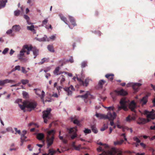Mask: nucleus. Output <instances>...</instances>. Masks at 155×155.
<instances>
[{"label": "nucleus", "mask_w": 155, "mask_h": 155, "mask_svg": "<svg viewBox=\"0 0 155 155\" xmlns=\"http://www.w3.org/2000/svg\"><path fill=\"white\" fill-rule=\"evenodd\" d=\"M45 137V135L43 133H38L37 135V138L39 140H42Z\"/></svg>", "instance_id": "c756f323"}, {"label": "nucleus", "mask_w": 155, "mask_h": 155, "mask_svg": "<svg viewBox=\"0 0 155 155\" xmlns=\"http://www.w3.org/2000/svg\"><path fill=\"white\" fill-rule=\"evenodd\" d=\"M21 81V83L24 85L26 84L29 82V81L27 79H22Z\"/></svg>", "instance_id": "37998d69"}, {"label": "nucleus", "mask_w": 155, "mask_h": 155, "mask_svg": "<svg viewBox=\"0 0 155 155\" xmlns=\"http://www.w3.org/2000/svg\"><path fill=\"white\" fill-rule=\"evenodd\" d=\"M129 103V101L125 97L121 98L120 102V106H119L117 111H119L123 109L124 110L126 111L128 110L127 105Z\"/></svg>", "instance_id": "39448f33"}, {"label": "nucleus", "mask_w": 155, "mask_h": 155, "mask_svg": "<svg viewBox=\"0 0 155 155\" xmlns=\"http://www.w3.org/2000/svg\"><path fill=\"white\" fill-rule=\"evenodd\" d=\"M27 29L28 30H30L33 32L34 33H36L35 30L34 29V27L33 25H31V26H27Z\"/></svg>", "instance_id": "72a5a7b5"}, {"label": "nucleus", "mask_w": 155, "mask_h": 155, "mask_svg": "<svg viewBox=\"0 0 155 155\" xmlns=\"http://www.w3.org/2000/svg\"><path fill=\"white\" fill-rule=\"evenodd\" d=\"M21 71L22 73H26L27 72V71H26L25 69V68L24 67H21Z\"/></svg>", "instance_id": "6e6d98bb"}, {"label": "nucleus", "mask_w": 155, "mask_h": 155, "mask_svg": "<svg viewBox=\"0 0 155 155\" xmlns=\"http://www.w3.org/2000/svg\"><path fill=\"white\" fill-rule=\"evenodd\" d=\"M20 13V11L19 10H17L14 12V14L15 16H18Z\"/></svg>", "instance_id": "09e8293b"}, {"label": "nucleus", "mask_w": 155, "mask_h": 155, "mask_svg": "<svg viewBox=\"0 0 155 155\" xmlns=\"http://www.w3.org/2000/svg\"><path fill=\"white\" fill-rule=\"evenodd\" d=\"M15 83V81L9 80L8 79H6L4 80H0V86H4L5 84L8 83Z\"/></svg>", "instance_id": "dca6fc26"}, {"label": "nucleus", "mask_w": 155, "mask_h": 155, "mask_svg": "<svg viewBox=\"0 0 155 155\" xmlns=\"http://www.w3.org/2000/svg\"><path fill=\"white\" fill-rule=\"evenodd\" d=\"M51 109L48 108L46 110L43 112V117L44 120V122L45 123L47 122V119H50L51 118Z\"/></svg>", "instance_id": "0eeeda50"}, {"label": "nucleus", "mask_w": 155, "mask_h": 155, "mask_svg": "<svg viewBox=\"0 0 155 155\" xmlns=\"http://www.w3.org/2000/svg\"><path fill=\"white\" fill-rule=\"evenodd\" d=\"M12 29H9L8 30L7 32L6 33L7 34H10L11 33H12Z\"/></svg>", "instance_id": "052dcab7"}, {"label": "nucleus", "mask_w": 155, "mask_h": 155, "mask_svg": "<svg viewBox=\"0 0 155 155\" xmlns=\"http://www.w3.org/2000/svg\"><path fill=\"white\" fill-rule=\"evenodd\" d=\"M57 151H58L60 153H61V152L59 150V149H58L57 150H55L53 148L49 149L48 153H45L44 155H54Z\"/></svg>", "instance_id": "4468645a"}, {"label": "nucleus", "mask_w": 155, "mask_h": 155, "mask_svg": "<svg viewBox=\"0 0 155 155\" xmlns=\"http://www.w3.org/2000/svg\"><path fill=\"white\" fill-rule=\"evenodd\" d=\"M21 29V27L19 25H15L12 27L13 30L15 32L19 31Z\"/></svg>", "instance_id": "cd10ccee"}, {"label": "nucleus", "mask_w": 155, "mask_h": 155, "mask_svg": "<svg viewBox=\"0 0 155 155\" xmlns=\"http://www.w3.org/2000/svg\"><path fill=\"white\" fill-rule=\"evenodd\" d=\"M47 48L48 50L51 52H54V50L53 46L52 45H49L48 46Z\"/></svg>", "instance_id": "4c0bfd02"}, {"label": "nucleus", "mask_w": 155, "mask_h": 155, "mask_svg": "<svg viewBox=\"0 0 155 155\" xmlns=\"http://www.w3.org/2000/svg\"><path fill=\"white\" fill-rule=\"evenodd\" d=\"M21 70V67L19 65L16 66L14 68H13L12 70V71H14L16 70L20 71Z\"/></svg>", "instance_id": "a19ab883"}, {"label": "nucleus", "mask_w": 155, "mask_h": 155, "mask_svg": "<svg viewBox=\"0 0 155 155\" xmlns=\"http://www.w3.org/2000/svg\"><path fill=\"white\" fill-rule=\"evenodd\" d=\"M81 147V145H79L78 146H76L74 148H75V149L76 150H80Z\"/></svg>", "instance_id": "864d4df0"}, {"label": "nucleus", "mask_w": 155, "mask_h": 155, "mask_svg": "<svg viewBox=\"0 0 155 155\" xmlns=\"http://www.w3.org/2000/svg\"><path fill=\"white\" fill-rule=\"evenodd\" d=\"M133 84V83H129L127 84V87H130L131 86L132 87V85Z\"/></svg>", "instance_id": "338daca9"}, {"label": "nucleus", "mask_w": 155, "mask_h": 155, "mask_svg": "<svg viewBox=\"0 0 155 155\" xmlns=\"http://www.w3.org/2000/svg\"><path fill=\"white\" fill-rule=\"evenodd\" d=\"M23 96L24 97L27 98L28 97V93L25 91H23L22 92Z\"/></svg>", "instance_id": "a18cd8bd"}, {"label": "nucleus", "mask_w": 155, "mask_h": 155, "mask_svg": "<svg viewBox=\"0 0 155 155\" xmlns=\"http://www.w3.org/2000/svg\"><path fill=\"white\" fill-rule=\"evenodd\" d=\"M84 132L85 134H87L91 133V131L90 129L85 128Z\"/></svg>", "instance_id": "de8ad7c7"}, {"label": "nucleus", "mask_w": 155, "mask_h": 155, "mask_svg": "<svg viewBox=\"0 0 155 155\" xmlns=\"http://www.w3.org/2000/svg\"><path fill=\"white\" fill-rule=\"evenodd\" d=\"M133 116L131 117L130 115H129L126 118V120L128 122H130L132 120H134L136 118V115L135 114H133Z\"/></svg>", "instance_id": "5701e85b"}, {"label": "nucleus", "mask_w": 155, "mask_h": 155, "mask_svg": "<svg viewBox=\"0 0 155 155\" xmlns=\"http://www.w3.org/2000/svg\"><path fill=\"white\" fill-rule=\"evenodd\" d=\"M91 128L92 131L95 134L97 133V130L96 127L94 125L91 126Z\"/></svg>", "instance_id": "58836bf2"}, {"label": "nucleus", "mask_w": 155, "mask_h": 155, "mask_svg": "<svg viewBox=\"0 0 155 155\" xmlns=\"http://www.w3.org/2000/svg\"><path fill=\"white\" fill-rule=\"evenodd\" d=\"M140 145L143 148H145L146 147V145L143 143H140Z\"/></svg>", "instance_id": "69168bd1"}, {"label": "nucleus", "mask_w": 155, "mask_h": 155, "mask_svg": "<svg viewBox=\"0 0 155 155\" xmlns=\"http://www.w3.org/2000/svg\"><path fill=\"white\" fill-rule=\"evenodd\" d=\"M55 131L54 130H51L48 132L46 137V142L47 144V148H49L53 143L54 138V135Z\"/></svg>", "instance_id": "7ed1b4c3"}, {"label": "nucleus", "mask_w": 155, "mask_h": 155, "mask_svg": "<svg viewBox=\"0 0 155 155\" xmlns=\"http://www.w3.org/2000/svg\"><path fill=\"white\" fill-rule=\"evenodd\" d=\"M23 134L21 135V143L20 144L21 146H22L23 145V143L24 141H27V140H25V139L27 138L26 136H25V135L26 133V130H24L22 131Z\"/></svg>", "instance_id": "aec40b11"}, {"label": "nucleus", "mask_w": 155, "mask_h": 155, "mask_svg": "<svg viewBox=\"0 0 155 155\" xmlns=\"http://www.w3.org/2000/svg\"><path fill=\"white\" fill-rule=\"evenodd\" d=\"M56 35H53L50 37L49 38H48L47 36L46 35H45L44 37L41 38V41H49L50 40H54L56 38Z\"/></svg>", "instance_id": "6ab92c4d"}, {"label": "nucleus", "mask_w": 155, "mask_h": 155, "mask_svg": "<svg viewBox=\"0 0 155 155\" xmlns=\"http://www.w3.org/2000/svg\"><path fill=\"white\" fill-rule=\"evenodd\" d=\"M0 4V9L4 7L7 2V0H1Z\"/></svg>", "instance_id": "2f4dec72"}, {"label": "nucleus", "mask_w": 155, "mask_h": 155, "mask_svg": "<svg viewBox=\"0 0 155 155\" xmlns=\"http://www.w3.org/2000/svg\"><path fill=\"white\" fill-rule=\"evenodd\" d=\"M65 91L67 92L68 95H71L72 94V92L74 90L73 87L71 85L69 87H67L64 88Z\"/></svg>", "instance_id": "f8f14e48"}, {"label": "nucleus", "mask_w": 155, "mask_h": 155, "mask_svg": "<svg viewBox=\"0 0 155 155\" xmlns=\"http://www.w3.org/2000/svg\"><path fill=\"white\" fill-rule=\"evenodd\" d=\"M69 19L70 22L72 23V24L74 26H76L77 24L75 22V21L74 18L72 17L69 16Z\"/></svg>", "instance_id": "7c9ffc66"}, {"label": "nucleus", "mask_w": 155, "mask_h": 155, "mask_svg": "<svg viewBox=\"0 0 155 155\" xmlns=\"http://www.w3.org/2000/svg\"><path fill=\"white\" fill-rule=\"evenodd\" d=\"M59 16L60 17L61 19L64 22V23L67 25H68V24L67 22V18L65 17L64 16H63L62 14H59Z\"/></svg>", "instance_id": "f704fd0d"}, {"label": "nucleus", "mask_w": 155, "mask_h": 155, "mask_svg": "<svg viewBox=\"0 0 155 155\" xmlns=\"http://www.w3.org/2000/svg\"><path fill=\"white\" fill-rule=\"evenodd\" d=\"M8 50H9L8 48H6L4 49V51H3L2 53L3 54H5L7 53V52H8Z\"/></svg>", "instance_id": "3c124183"}, {"label": "nucleus", "mask_w": 155, "mask_h": 155, "mask_svg": "<svg viewBox=\"0 0 155 155\" xmlns=\"http://www.w3.org/2000/svg\"><path fill=\"white\" fill-rule=\"evenodd\" d=\"M77 131V129L76 127L71 128L69 130V133H73L74 134L71 136V138L72 139H74L77 137V134H76Z\"/></svg>", "instance_id": "9d476101"}, {"label": "nucleus", "mask_w": 155, "mask_h": 155, "mask_svg": "<svg viewBox=\"0 0 155 155\" xmlns=\"http://www.w3.org/2000/svg\"><path fill=\"white\" fill-rule=\"evenodd\" d=\"M114 75L112 74H108L105 75V77L107 78L109 80L112 81L114 79Z\"/></svg>", "instance_id": "393cba45"}, {"label": "nucleus", "mask_w": 155, "mask_h": 155, "mask_svg": "<svg viewBox=\"0 0 155 155\" xmlns=\"http://www.w3.org/2000/svg\"><path fill=\"white\" fill-rule=\"evenodd\" d=\"M28 148L30 151H31L32 150L33 148L31 147V145L30 144L28 145Z\"/></svg>", "instance_id": "13d9d810"}, {"label": "nucleus", "mask_w": 155, "mask_h": 155, "mask_svg": "<svg viewBox=\"0 0 155 155\" xmlns=\"http://www.w3.org/2000/svg\"><path fill=\"white\" fill-rule=\"evenodd\" d=\"M48 22V18H46L44 20L42 21V26H45V28L47 29H48L49 28H50L51 29H52V27L51 25L50 24H48L49 26H48L47 24Z\"/></svg>", "instance_id": "2eb2a0df"}, {"label": "nucleus", "mask_w": 155, "mask_h": 155, "mask_svg": "<svg viewBox=\"0 0 155 155\" xmlns=\"http://www.w3.org/2000/svg\"><path fill=\"white\" fill-rule=\"evenodd\" d=\"M122 152L119 149L114 147L112 148L111 149L108 150L106 153L107 155H122Z\"/></svg>", "instance_id": "423d86ee"}, {"label": "nucleus", "mask_w": 155, "mask_h": 155, "mask_svg": "<svg viewBox=\"0 0 155 155\" xmlns=\"http://www.w3.org/2000/svg\"><path fill=\"white\" fill-rule=\"evenodd\" d=\"M105 108H107L108 110H113L114 108L113 107H105Z\"/></svg>", "instance_id": "0e129e2a"}, {"label": "nucleus", "mask_w": 155, "mask_h": 155, "mask_svg": "<svg viewBox=\"0 0 155 155\" xmlns=\"http://www.w3.org/2000/svg\"><path fill=\"white\" fill-rule=\"evenodd\" d=\"M87 62L86 61H84L82 62L81 64V67L82 68H84L87 65Z\"/></svg>", "instance_id": "c03bdc74"}, {"label": "nucleus", "mask_w": 155, "mask_h": 155, "mask_svg": "<svg viewBox=\"0 0 155 155\" xmlns=\"http://www.w3.org/2000/svg\"><path fill=\"white\" fill-rule=\"evenodd\" d=\"M26 50H24V49L22 48L20 51V54L18 55V59L21 61H26L25 58H23L24 55V53L26 52Z\"/></svg>", "instance_id": "ddd939ff"}, {"label": "nucleus", "mask_w": 155, "mask_h": 155, "mask_svg": "<svg viewBox=\"0 0 155 155\" xmlns=\"http://www.w3.org/2000/svg\"><path fill=\"white\" fill-rule=\"evenodd\" d=\"M71 121L74 124L78 126H80L81 125L80 121L78 120V117L77 116L72 117H71Z\"/></svg>", "instance_id": "f3484780"}, {"label": "nucleus", "mask_w": 155, "mask_h": 155, "mask_svg": "<svg viewBox=\"0 0 155 155\" xmlns=\"http://www.w3.org/2000/svg\"><path fill=\"white\" fill-rule=\"evenodd\" d=\"M90 95V94L89 92H87L85 94L82 95H78L75 97L76 98L81 97V98H84L85 99H86L88 97V96Z\"/></svg>", "instance_id": "a878e982"}, {"label": "nucleus", "mask_w": 155, "mask_h": 155, "mask_svg": "<svg viewBox=\"0 0 155 155\" xmlns=\"http://www.w3.org/2000/svg\"><path fill=\"white\" fill-rule=\"evenodd\" d=\"M134 140L136 141L137 143H139L140 142V140L136 137H134L133 138Z\"/></svg>", "instance_id": "603ef678"}, {"label": "nucleus", "mask_w": 155, "mask_h": 155, "mask_svg": "<svg viewBox=\"0 0 155 155\" xmlns=\"http://www.w3.org/2000/svg\"><path fill=\"white\" fill-rule=\"evenodd\" d=\"M14 52L15 51H13L12 49H11L10 51L9 54L11 55H12V54H13Z\"/></svg>", "instance_id": "774afa93"}, {"label": "nucleus", "mask_w": 155, "mask_h": 155, "mask_svg": "<svg viewBox=\"0 0 155 155\" xmlns=\"http://www.w3.org/2000/svg\"><path fill=\"white\" fill-rule=\"evenodd\" d=\"M35 91V94L38 95V97H40L42 101H44V97L45 96V93L43 91H41L39 89H34V90Z\"/></svg>", "instance_id": "1a4fd4ad"}, {"label": "nucleus", "mask_w": 155, "mask_h": 155, "mask_svg": "<svg viewBox=\"0 0 155 155\" xmlns=\"http://www.w3.org/2000/svg\"><path fill=\"white\" fill-rule=\"evenodd\" d=\"M16 132V133H15V134H17V133L20 134H21V131L20 130H18L16 128H14Z\"/></svg>", "instance_id": "5fc2aeb1"}, {"label": "nucleus", "mask_w": 155, "mask_h": 155, "mask_svg": "<svg viewBox=\"0 0 155 155\" xmlns=\"http://www.w3.org/2000/svg\"><path fill=\"white\" fill-rule=\"evenodd\" d=\"M7 131L8 132H12V133H14V131L12 129L11 127H9L6 129Z\"/></svg>", "instance_id": "8fccbe9b"}, {"label": "nucleus", "mask_w": 155, "mask_h": 155, "mask_svg": "<svg viewBox=\"0 0 155 155\" xmlns=\"http://www.w3.org/2000/svg\"><path fill=\"white\" fill-rule=\"evenodd\" d=\"M124 142L123 140H117L114 142V144L115 145H121Z\"/></svg>", "instance_id": "c9c22d12"}, {"label": "nucleus", "mask_w": 155, "mask_h": 155, "mask_svg": "<svg viewBox=\"0 0 155 155\" xmlns=\"http://www.w3.org/2000/svg\"><path fill=\"white\" fill-rule=\"evenodd\" d=\"M59 78L60 79L61 84L62 85L65 81V77L63 75H61L60 77Z\"/></svg>", "instance_id": "e433bc0d"}, {"label": "nucleus", "mask_w": 155, "mask_h": 155, "mask_svg": "<svg viewBox=\"0 0 155 155\" xmlns=\"http://www.w3.org/2000/svg\"><path fill=\"white\" fill-rule=\"evenodd\" d=\"M136 106L137 105L134 101H133L129 104V108L132 111L135 113L136 111L135 109L136 107Z\"/></svg>", "instance_id": "a211bd4d"}, {"label": "nucleus", "mask_w": 155, "mask_h": 155, "mask_svg": "<svg viewBox=\"0 0 155 155\" xmlns=\"http://www.w3.org/2000/svg\"><path fill=\"white\" fill-rule=\"evenodd\" d=\"M106 81L104 80H100L99 81L98 85L99 88H102L103 87V85L105 84Z\"/></svg>", "instance_id": "473e14b6"}, {"label": "nucleus", "mask_w": 155, "mask_h": 155, "mask_svg": "<svg viewBox=\"0 0 155 155\" xmlns=\"http://www.w3.org/2000/svg\"><path fill=\"white\" fill-rule=\"evenodd\" d=\"M77 79L78 81L79 84L82 86L87 87L89 84V83L90 79L88 78H86L84 81L82 80L81 78H77Z\"/></svg>", "instance_id": "6e6552de"}, {"label": "nucleus", "mask_w": 155, "mask_h": 155, "mask_svg": "<svg viewBox=\"0 0 155 155\" xmlns=\"http://www.w3.org/2000/svg\"><path fill=\"white\" fill-rule=\"evenodd\" d=\"M97 144L100 145L104 146L105 148H107L108 147V146L106 144H103L101 142H99Z\"/></svg>", "instance_id": "49530a36"}, {"label": "nucleus", "mask_w": 155, "mask_h": 155, "mask_svg": "<svg viewBox=\"0 0 155 155\" xmlns=\"http://www.w3.org/2000/svg\"><path fill=\"white\" fill-rule=\"evenodd\" d=\"M32 51H33V54L35 56L34 58H35L38 54L39 51L35 47H33Z\"/></svg>", "instance_id": "bb28decb"}, {"label": "nucleus", "mask_w": 155, "mask_h": 155, "mask_svg": "<svg viewBox=\"0 0 155 155\" xmlns=\"http://www.w3.org/2000/svg\"><path fill=\"white\" fill-rule=\"evenodd\" d=\"M48 61V59L45 58H44L41 60V61L40 62L39 64H42L45 62H47Z\"/></svg>", "instance_id": "79ce46f5"}, {"label": "nucleus", "mask_w": 155, "mask_h": 155, "mask_svg": "<svg viewBox=\"0 0 155 155\" xmlns=\"http://www.w3.org/2000/svg\"><path fill=\"white\" fill-rule=\"evenodd\" d=\"M97 150L98 152L102 151H103V150L102 149V147H99L97 149Z\"/></svg>", "instance_id": "4d7b16f0"}, {"label": "nucleus", "mask_w": 155, "mask_h": 155, "mask_svg": "<svg viewBox=\"0 0 155 155\" xmlns=\"http://www.w3.org/2000/svg\"><path fill=\"white\" fill-rule=\"evenodd\" d=\"M19 107L23 110H24L25 107L30 109V111L34 109L36 106V104L35 102H30L29 101H24L23 103V104H18Z\"/></svg>", "instance_id": "20e7f679"}, {"label": "nucleus", "mask_w": 155, "mask_h": 155, "mask_svg": "<svg viewBox=\"0 0 155 155\" xmlns=\"http://www.w3.org/2000/svg\"><path fill=\"white\" fill-rule=\"evenodd\" d=\"M107 124H104L103 126L101 129V131H104L105 130L107 129Z\"/></svg>", "instance_id": "ea45409f"}, {"label": "nucleus", "mask_w": 155, "mask_h": 155, "mask_svg": "<svg viewBox=\"0 0 155 155\" xmlns=\"http://www.w3.org/2000/svg\"><path fill=\"white\" fill-rule=\"evenodd\" d=\"M148 96L146 95L141 99L140 102L142 105H143L146 104L148 101Z\"/></svg>", "instance_id": "b1692460"}, {"label": "nucleus", "mask_w": 155, "mask_h": 155, "mask_svg": "<svg viewBox=\"0 0 155 155\" xmlns=\"http://www.w3.org/2000/svg\"><path fill=\"white\" fill-rule=\"evenodd\" d=\"M141 85L142 84H141L139 83H133L132 85L133 89L135 92H137L138 91Z\"/></svg>", "instance_id": "4be33fe9"}, {"label": "nucleus", "mask_w": 155, "mask_h": 155, "mask_svg": "<svg viewBox=\"0 0 155 155\" xmlns=\"http://www.w3.org/2000/svg\"><path fill=\"white\" fill-rule=\"evenodd\" d=\"M115 91L118 95L125 96L127 94V92L123 89L119 91L116 90Z\"/></svg>", "instance_id": "412c9836"}, {"label": "nucleus", "mask_w": 155, "mask_h": 155, "mask_svg": "<svg viewBox=\"0 0 155 155\" xmlns=\"http://www.w3.org/2000/svg\"><path fill=\"white\" fill-rule=\"evenodd\" d=\"M60 69V67H56L53 72L54 74L56 75H58L61 74V72L59 71Z\"/></svg>", "instance_id": "c85d7f7f"}, {"label": "nucleus", "mask_w": 155, "mask_h": 155, "mask_svg": "<svg viewBox=\"0 0 155 155\" xmlns=\"http://www.w3.org/2000/svg\"><path fill=\"white\" fill-rule=\"evenodd\" d=\"M155 111L154 110H152L151 111L149 112L146 110L144 111V114L147 115V119L142 118H139L137 121L138 124H144L150 121L149 119H155Z\"/></svg>", "instance_id": "f03ea898"}, {"label": "nucleus", "mask_w": 155, "mask_h": 155, "mask_svg": "<svg viewBox=\"0 0 155 155\" xmlns=\"http://www.w3.org/2000/svg\"><path fill=\"white\" fill-rule=\"evenodd\" d=\"M21 84V83H18L17 84H15L12 85L11 86V87H15L17 86H18L19 85Z\"/></svg>", "instance_id": "680f3d73"}, {"label": "nucleus", "mask_w": 155, "mask_h": 155, "mask_svg": "<svg viewBox=\"0 0 155 155\" xmlns=\"http://www.w3.org/2000/svg\"><path fill=\"white\" fill-rule=\"evenodd\" d=\"M33 48V47L31 45H25L23 46L22 49H24V50H27V54L28 55L30 54V51H32Z\"/></svg>", "instance_id": "9b49d317"}, {"label": "nucleus", "mask_w": 155, "mask_h": 155, "mask_svg": "<svg viewBox=\"0 0 155 155\" xmlns=\"http://www.w3.org/2000/svg\"><path fill=\"white\" fill-rule=\"evenodd\" d=\"M69 61L71 63H73L74 62V60L73 58V57H71L69 58Z\"/></svg>", "instance_id": "e2e57ef3"}, {"label": "nucleus", "mask_w": 155, "mask_h": 155, "mask_svg": "<svg viewBox=\"0 0 155 155\" xmlns=\"http://www.w3.org/2000/svg\"><path fill=\"white\" fill-rule=\"evenodd\" d=\"M116 113L114 112H108L107 115L97 113H96L95 114V116L97 117L100 119H108L109 120H111L110 124L111 126H113L114 125L113 120L116 118Z\"/></svg>", "instance_id": "f257e3e1"}, {"label": "nucleus", "mask_w": 155, "mask_h": 155, "mask_svg": "<svg viewBox=\"0 0 155 155\" xmlns=\"http://www.w3.org/2000/svg\"><path fill=\"white\" fill-rule=\"evenodd\" d=\"M24 18L26 20V21H28L29 20V17L26 15H24Z\"/></svg>", "instance_id": "bf43d9fd"}]
</instances>
